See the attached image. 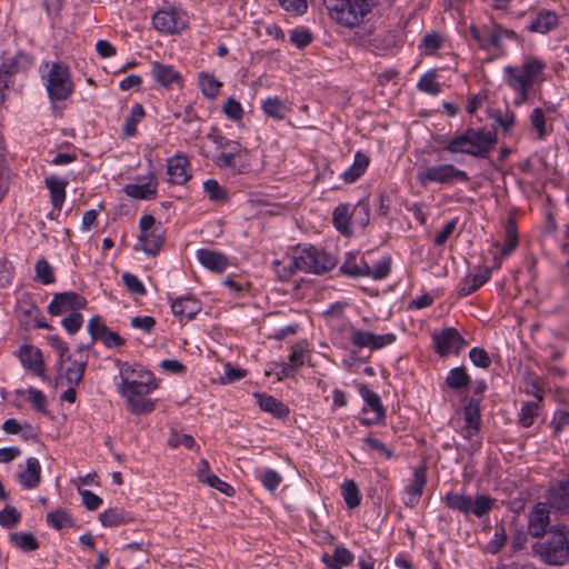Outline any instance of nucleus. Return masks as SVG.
Instances as JSON below:
<instances>
[{
  "label": "nucleus",
  "mask_w": 569,
  "mask_h": 569,
  "mask_svg": "<svg viewBox=\"0 0 569 569\" xmlns=\"http://www.w3.org/2000/svg\"><path fill=\"white\" fill-rule=\"evenodd\" d=\"M359 393L366 403V408H363V410L369 409L373 412L372 419H362L361 422L363 425H372L383 420L386 417V410L381 402L380 396L368 388L366 385L360 387Z\"/></svg>",
  "instance_id": "6ab92c4d"
},
{
  "label": "nucleus",
  "mask_w": 569,
  "mask_h": 569,
  "mask_svg": "<svg viewBox=\"0 0 569 569\" xmlns=\"http://www.w3.org/2000/svg\"><path fill=\"white\" fill-rule=\"evenodd\" d=\"M254 397L261 410L271 413L278 419H284L289 416V408L273 396L256 393Z\"/></svg>",
  "instance_id": "c756f323"
},
{
  "label": "nucleus",
  "mask_w": 569,
  "mask_h": 569,
  "mask_svg": "<svg viewBox=\"0 0 569 569\" xmlns=\"http://www.w3.org/2000/svg\"><path fill=\"white\" fill-rule=\"evenodd\" d=\"M152 24L162 33H177L187 27L184 14L177 9L159 10L152 16Z\"/></svg>",
  "instance_id": "f8f14e48"
},
{
  "label": "nucleus",
  "mask_w": 569,
  "mask_h": 569,
  "mask_svg": "<svg viewBox=\"0 0 569 569\" xmlns=\"http://www.w3.org/2000/svg\"><path fill=\"white\" fill-rule=\"evenodd\" d=\"M222 109L224 114L233 121H239L243 118V109L240 102L233 98H228Z\"/></svg>",
  "instance_id": "338daca9"
},
{
  "label": "nucleus",
  "mask_w": 569,
  "mask_h": 569,
  "mask_svg": "<svg viewBox=\"0 0 569 569\" xmlns=\"http://www.w3.org/2000/svg\"><path fill=\"white\" fill-rule=\"evenodd\" d=\"M200 309L199 302L190 297H181L171 301V310L180 320L193 319Z\"/></svg>",
  "instance_id": "c85d7f7f"
},
{
  "label": "nucleus",
  "mask_w": 569,
  "mask_h": 569,
  "mask_svg": "<svg viewBox=\"0 0 569 569\" xmlns=\"http://www.w3.org/2000/svg\"><path fill=\"white\" fill-rule=\"evenodd\" d=\"M10 542L22 551H33L39 548V542L31 532L11 533Z\"/></svg>",
  "instance_id": "37998d69"
},
{
  "label": "nucleus",
  "mask_w": 569,
  "mask_h": 569,
  "mask_svg": "<svg viewBox=\"0 0 569 569\" xmlns=\"http://www.w3.org/2000/svg\"><path fill=\"white\" fill-rule=\"evenodd\" d=\"M20 512L12 506H7L0 511V525L4 528L14 527L20 520Z\"/></svg>",
  "instance_id": "0e129e2a"
},
{
  "label": "nucleus",
  "mask_w": 569,
  "mask_h": 569,
  "mask_svg": "<svg viewBox=\"0 0 569 569\" xmlns=\"http://www.w3.org/2000/svg\"><path fill=\"white\" fill-rule=\"evenodd\" d=\"M539 402H526L523 403L520 415H519V423L523 428H529L533 425L535 418L537 417Z\"/></svg>",
  "instance_id": "052dcab7"
},
{
  "label": "nucleus",
  "mask_w": 569,
  "mask_h": 569,
  "mask_svg": "<svg viewBox=\"0 0 569 569\" xmlns=\"http://www.w3.org/2000/svg\"><path fill=\"white\" fill-rule=\"evenodd\" d=\"M497 143V134L486 129L468 128L452 137L443 150L465 153L475 158H487Z\"/></svg>",
  "instance_id": "7ed1b4c3"
},
{
  "label": "nucleus",
  "mask_w": 569,
  "mask_h": 569,
  "mask_svg": "<svg viewBox=\"0 0 569 569\" xmlns=\"http://www.w3.org/2000/svg\"><path fill=\"white\" fill-rule=\"evenodd\" d=\"M526 392L533 396L537 401L540 402L543 398V389L540 385V379L533 375H527L526 380Z\"/></svg>",
  "instance_id": "69168bd1"
},
{
  "label": "nucleus",
  "mask_w": 569,
  "mask_h": 569,
  "mask_svg": "<svg viewBox=\"0 0 569 569\" xmlns=\"http://www.w3.org/2000/svg\"><path fill=\"white\" fill-rule=\"evenodd\" d=\"M134 518L123 508H109L99 515V521L103 527H118L132 522Z\"/></svg>",
  "instance_id": "7c9ffc66"
},
{
  "label": "nucleus",
  "mask_w": 569,
  "mask_h": 569,
  "mask_svg": "<svg viewBox=\"0 0 569 569\" xmlns=\"http://www.w3.org/2000/svg\"><path fill=\"white\" fill-rule=\"evenodd\" d=\"M489 117L495 121L505 136H511L516 124V113L508 107L506 109H492Z\"/></svg>",
  "instance_id": "473e14b6"
},
{
  "label": "nucleus",
  "mask_w": 569,
  "mask_h": 569,
  "mask_svg": "<svg viewBox=\"0 0 569 569\" xmlns=\"http://www.w3.org/2000/svg\"><path fill=\"white\" fill-rule=\"evenodd\" d=\"M168 181L171 184H184L191 179L190 161L187 156L176 153L167 160Z\"/></svg>",
  "instance_id": "dca6fc26"
},
{
  "label": "nucleus",
  "mask_w": 569,
  "mask_h": 569,
  "mask_svg": "<svg viewBox=\"0 0 569 569\" xmlns=\"http://www.w3.org/2000/svg\"><path fill=\"white\" fill-rule=\"evenodd\" d=\"M117 366L119 368L120 377L118 387L127 386V382L131 381L133 383H143L146 381L148 383L157 382L153 373L139 363H129L118 360Z\"/></svg>",
  "instance_id": "2eb2a0df"
},
{
  "label": "nucleus",
  "mask_w": 569,
  "mask_h": 569,
  "mask_svg": "<svg viewBox=\"0 0 569 569\" xmlns=\"http://www.w3.org/2000/svg\"><path fill=\"white\" fill-rule=\"evenodd\" d=\"M16 393L18 396L28 393L33 408L39 412L47 413V398L42 391L31 387L28 390L18 389Z\"/></svg>",
  "instance_id": "5fc2aeb1"
},
{
  "label": "nucleus",
  "mask_w": 569,
  "mask_h": 569,
  "mask_svg": "<svg viewBox=\"0 0 569 569\" xmlns=\"http://www.w3.org/2000/svg\"><path fill=\"white\" fill-rule=\"evenodd\" d=\"M158 388V382L133 383L118 387V392L126 399L127 409L136 416H143L156 409V401L148 396Z\"/></svg>",
  "instance_id": "0eeeda50"
},
{
  "label": "nucleus",
  "mask_w": 569,
  "mask_h": 569,
  "mask_svg": "<svg viewBox=\"0 0 569 569\" xmlns=\"http://www.w3.org/2000/svg\"><path fill=\"white\" fill-rule=\"evenodd\" d=\"M396 340L393 333L376 335L370 331L351 329L350 341L358 348H370L372 350L381 349L391 345Z\"/></svg>",
  "instance_id": "4468645a"
},
{
  "label": "nucleus",
  "mask_w": 569,
  "mask_h": 569,
  "mask_svg": "<svg viewBox=\"0 0 569 569\" xmlns=\"http://www.w3.org/2000/svg\"><path fill=\"white\" fill-rule=\"evenodd\" d=\"M341 492L348 508L355 509L360 506L361 495L358 485L353 480L342 483Z\"/></svg>",
  "instance_id": "c03bdc74"
},
{
  "label": "nucleus",
  "mask_w": 569,
  "mask_h": 569,
  "mask_svg": "<svg viewBox=\"0 0 569 569\" xmlns=\"http://www.w3.org/2000/svg\"><path fill=\"white\" fill-rule=\"evenodd\" d=\"M533 551L548 565H562L569 556V541L565 526H555L545 541L533 545Z\"/></svg>",
  "instance_id": "423d86ee"
},
{
  "label": "nucleus",
  "mask_w": 569,
  "mask_h": 569,
  "mask_svg": "<svg viewBox=\"0 0 569 569\" xmlns=\"http://www.w3.org/2000/svg\"><path fill=\"white\" fill-rule=\"evenodd\" d=\"M197 258L204 268L218 273L223 272L228 267V258L219 251L199 249Z\"/></svg>",
  "instance_id": "b1692460"
},
{
  "label": "nucleus",
  "mask_w": 569,
  "mask_h": 569,
  "mask_svg": "<svg viewBox=\"0 0 569 569\" xmlns=\"http://www.w3.org/2000/svg\"><path fill=\"white\" fill-rule=\"evenodd\" d=\"M435 351L445 357L449 353L458 355L467 345L465 338L456 328H446L432 335Z\"/></svg>",
  "instance_id": "9d476101"
},
{
  "label": "nucleus",
  "mask_w": 569,
  "mask_h": 569,
  "mask_svg": "<svg viewBox=\"0 0 569 569\" xmlns=\"http://www.w3.org/2000/svg\"><path fill=\"white\" fill-rule=\"evenodd\" d=\"M19 358L26 369L31 370L33 375L42 379L47 378L42 352L39 348L31 345H23L20 347Z\"/></svg>",
  "instance_id": "a211bd4d"
},
{
  "label": "nucleus",
  "mask_w": 569,
  "mask_h": 569,
  "mask_svg": "<svg viewBox=\"0 0 569 569\" xmlns=\"http://www.w3.org/2000/svg\"><path fill=\"white\" fill-rule=\"evenodd\" d=\"M351 212L349 211V204L341 203L332 212V223L335 228L343 236H352L351 229Z\"/></svg>",
  "instance_id": "72a5a7b5"
},
{
  "label": "nucleus",
  "mask_w": 569,
  "mask_h": 569,
  "mask_svg": "<svg viewBox=\"0 0 569 569\" xmlns=\"http://www.w3.org/2000/svg\"><path fill=\"white\" fill-rule=\"evenodd\" d=\"M445 37L439 31H430L423 34L419 50L425 56H433L445 44Z\"/></svg>",
  "instance_id": "ea45409f"
},
{
  "label": "nucleus",
  "mask_w": 569,
  "mask_h": 569,
  "mask_svg": "<svg viewBox=\"0 0 569 569\" xmlns=\"http://www.w3.org/2000/svg\"><path fill=\"white\" fill-rule=\"evenodd\" d=\"M491 278V269L487 266L479 267L476 273H470L465 277L460 283L458 293L461 297H467L477 291L482 284Z\"/></svg>",
  "instance_id": "412c9836"
},
{
  "label": "nucleus",
  "mask_w": 569,
  "mask_h": 569,
  "mask_svg": "<svg viewBox=\"0 0 569 569\" xmlns=\"http://www.w3.org/2000/svg\"><path fill=\"white\" fill-rule=\"evenodd\" d=\"M560 24L559 14L551 9L540 8L529 13L526 30L530 33L547 34Z\"/></svg>",
  "instance_id": "9b49d317"
},
{
  "label": "nucleus",
  "mask_w": 569,
  "mask_h": 569,
  "mask_svg": "<svg viewBox=\"0 0 569 569\" xmlns=\"http://www.w3.org/2000/svg\"><path fill=\"white\" fill-rule=\"evenodd\" d=\"M417 88L420 91L429 93L431 96L438 94L441 91V86L437 81L436 70H430L426 72L418 81Z\"/></svg>",
  "instance_id": "de8ad7c7"
},
{
  "label": "nucleus",
  "mask_w": 569,
  "mask_h": 569,
  "mask_svg": "<svg viewBox=\"0 0 569 569\" xmlns=\"http://www.w3.org/2000/svg\"><path fill=\"white\" fill-rule=\"evenodd\" d=\"M369 162L366 153L357 151L352 164L342 174L343 180L348 183L357 181L367 170Z\"/></svg>",
  "instance_id": "e433bc0d"
},
{
  "label": "nucleus",
  "mask_w": 569,
  "mask_h": 569,
  "mask_svg": "<svg viewBox=\"0 0 569 569\" xmlns=\"http://www.w3.org/2000/svg\"><path fill=\"white\" fill-rule=\"evenodd\" d=\"M549 525L550 511L547 505L543 502L536 503L529 513L528 532L535 538H540L545 533L548 535L547 528Z\"/></svg>",
  "instance_id": "f3484780"
},
{
  "label": "nucleus",
  "mask_w": 569,
  "mask_h": 569,
  "mask_svg": "<svg viewBox=\"0 0 569 569\" xmlns=\"http://www.w3.org/2000/svg\"><path fill=\"white\" fill-rule=\"evenodd\" d=\"M32 57L26 52L19 51L13 56H3L0 63V71L7 76H14L30 69Z\"/></svg>",
  "instance_id": "aec40b11"
},
{
  "label": "nucleus",
  "mask_w": 569,
  "mask_h": 569,
  "mask_svg": "<svg viewBox=\"0 0 569 569\" xmlns=\"http://www.w3.org/2000/svg\"><path fill=\"white\" fill-rule=\"evenodd\" d=\"M546 63L536 57H527L519 66H507L503 69L505 82L517 96L515 104L520 106L529 98V90L543 81Z\"/></svg>",
  "instance_id": "f03ea898"
},
{
  "label": "nucleus",
  "mask_w": 569,
  "mask_h": 569,
  "mask_svg": "<svg viewBox=\"0 0 569 569\" xmlns=\"http://www.w3.org/2000/svg\"><path fill=\"white\" fill-rule=\"evenodd\" d=\"M313 40L312 32L307 28H296L290 31V41L298 48L308 47Z\"/></svg>",
  "instance_id": "bf43d9fd"
},
{
  "label": "nucleus",
  "mask_w": 569,
  "mask_h": 569,
  "mask_svg": "<svg viewBox=\"0 0 569 569\" xmlns=\"http://www.w3.org/2000/svg\"><path fill=\"white\" fill-rule=\"evenodd\" d=\"M470 383V377L465 367H457L448 372L446 385L451 389H462Z\"/></svg>",
  "instance_id": "a18cd8bd"
},
{
  "label": "nucleus",
  "mask_w": 569,
  "mask_h": 569,
  "mask_svg": "<svg viewBox=\"0 0 569 569\" xmlns=\"http://www.w3.org/2000/svg\"><path fill=\"white\" fill-rule=\"evenodd\" d=\"M146 112L140 103H136L131 107L128 117L122 124V137L131 138L137 133V124L144 118Z\"/></svg>",
  "instance_id": "4c0bfd02"
},
{
  "label": "nucleus",
  "mask_w": 569,
  "mask_h": 569,
  "mask_svg": "<svg viewBox=\"0 0 569 569\" xmlns=\"http://www.w3.org/2000/svg\"><path fill=\"white\" fill-rule=\"evenodd\" d=\"M201 92L210 99L216 98L219 94L221 82H219L213 76L202 73L200 76Z\"/></svg>",
  "instance_id": "13d9d810"
},
{
  "label": "nucleus",
  "mask_w": 569,
  "mask_h": 569,
  "mask_svg": "<svg viewBox=\"0 0 569 569\" xmlns=\"http://www.w3.org/2000/svg\"><path fill=\"white\" fill-rule=\"evenodd\" d=\"M36 277L43 284H51L56 281L53 269L46 258H40L34 266Z\"/></svg>",
  "instance_id": "4d7b16f0"
},
{
  "label": "nucleus",
  "mask_w": 569,
  "mask_h": 569,
  "mask_svg": "<svg viewBox=\"0 0 569 569\" xmlns=\"http://www.w3.org/2000/svg\"><path fill=\"white\" fill-rule=\"evenodd\" d=\"M332 20L347 28L359 26L372 10V0H326Z\"/></svg>",
  "instance_id": "39448f33"
},
{
  "label": "nucleus",
  "mask_w": 569,
  "mask_h": 569,
  "mask_svg": "<svg viewBox=\"0 0 569 569\" xmlns=\"http://www.w3.org/2000/svg\"><path fill=\"white\" fill-rule=\"evenodd\" d=\"M418 182L427 187L430 183L455 184L458 182L467 183L470 178L467 171L457 168L452 163H440L420 168L417 172Z\"/></svg>",
  "instance_id": "1a4fd4ad"
},
{
  "label": "nucleus",
  "mask_w": 569,
  "mask_h": 569,
  "mask_svg": "<svg viewBox=\"0 0 569 569\" xmlns=\"http://www.w3.org/2000/svg\"><path fill=\"white\" fill-rule=\"evenodd\" d=\"M426 483V469L416 468L412 475V479L410 480V483L405 489V493L407 496V498L405 499L406 506L413 508L415 506L418 505Z\"/></svg>",
  "instance_id": "4be33fe9"
},
{
  "label": "nucleus",
  "mask_w": 569,
  "mask_h": 569,
  "mask_svg": "<svg viewBox=\"0 0 569 569\" xmlns=\"http://www.w3.org/2000/svg\"><path fill=\"white\" fill-rule=\"evenodd\" d=\"M241 153L240 144H236L230 152H221L214 157L213 162L220 169H230L233 174H239L244 172V166L238 163Z\"/></svg>",
  "instance_id": "bb28decb"
},
{
  "label": "nucleus",
  "mask_w": 569,
  "mask_h": 569,
  "mask_svg": "<svg viewBox=\"0 0 569 569\" xmlns=\"http://www.w3.org/2000/svg\"><path fill=\"white\" fill-rule=\"evenodd\" d=\"M370 202L368 198H363L357 202L351 212L352 219L362 228L370 222Z\"/></svg>",
  "instance_id": "8fccbe9b"
},
{
  "label": "nucleus",
  "mask_w": 569,
  "mask_h": 569,
  "mask_svg": "<svg viewBox=\"0 0 569 569\" xmlns=\"http://www.w3.org/2000/svg\"><path fill=\"white\" fill-rule=\"evenodd\" d=\"M469 32L471 38L481 49L489 50L491 48V27L483 26L482 28H478L476 26H471Z\"/></svg>",
  "instance_id": "6e6d98bb"
},
{
  "label": "nucleus",
  "mask_w": 569,
  "mask_h": 569,
  "mask_svg": "<svg viewBox=\"0 0 569 569\" xmlns=\"http://www.w3.org/2000/svg\"><path fill=\"white\" fill-rule=\"evenodd\" d=\"M353 559L352 552L345 547H337L332 555L325 553L321 557L325 569H341L342 566L351 565Z\"/></svg>",
  "instance_id": "2f4dec72"
},
{
  "label": "nucleus",
  "mask_w": 569,
  "mask_h": 569,
  "mask_svg": "<svg viewBox=\"0 0 569 569\" xmlns=\"http://www.w3.org/2000/svg\"><path fill=\"white\" fill-rule=\"evenodd\" d=\"M87 306V299L74 292V291H66L56 293L48 306V312L51 316H59L63 312L71 311L78 312L81 309H84Z\"/></svg>",
  "instance_id": "ddd939ff"
},
{
  "label": "nucleus",
  "mask_w": 569,
  "mask_h": 569,
  "mask_svg": "<svg viewBox=\"0 0 569 569\" xmlns=\"http://www.w3.org/2000/svg\"><path fill=\"white\" fill-rule=\"evenodd\" d=\"M47 523L50 527H52V528H54L57 530H60V529H62L66 526L72 525V518L67 512V510H64L62 508H58L56 510H52V511L48 512V515H47Z\"/></svg>",
  "instance_id": "603ef678"
},
{
  "label": "nucleus",
  "mask_w": 569,
  "mask_h": 569,
  "mask_svg": "<svg viewBox=\"0 0 569 569\" xmlns=\"http://www.w3.org/2000/svg\"><path fill=\"white\" fill-rule=\"evenodd\" d=\"M46 186L50 191V199L53 208L60 210L66 199L67 181L60 180L54 176L44 179Z\"/></svg>",
  "instance_id": "c9c22d12"
},
{
  "label": "nucleus",
  "mask_w": 569,
  "mask_h": 569,
  "mask_svg": "<svg viewBox=\"0 0 569 569\" xmlns=\"http://www.w3.org/2000/svg\"><path fill=\"white\" fill-rule=\"evenodd\" d=\"M19 483L26 490L34 489L41 482V466L37 458H28L26 469L18 473Z\"/></svg>",
  "instance_id": "5701e85b"
},
{
  "label": "nucleus",
  "mask_w": 569,
  "mask_h": 569,
  "mask_svg": "<svg viewBox=\"0 0 569 569\" xmlns=\"http://www.w3.org/2000/svg\"><path fill=\"white\" fill-rule=\"evenodd\" d=\"M261 109L263 112L273 119L282 120L284 119L289 109L278 97H269L264 101H262Z\"/></svg>",
  "instance_id": "79ce46f5"
},
{
  "label": "nucleus",
  "mask_w": 569,
  "mask_h": 569,
  "mask_svg": "<svg viewBox=\"0 0 569 569\" xmlns=\"http://www.w3.org/2000/svg\"><path fill=\"white\" fill-rule=\"evenodd\" d=\"M443 502L447 508L459 511L465 516L471 513L477 518H482L492 510L496 500L487 495H480L473 499L466 493L449 491L446 493Z\"/></svg>",
  "instance_id": "6e6552de"
},
{
  "label": "nucleus",
  "mask_w": 569,
  "mask_h": 569,
  "mask_svg": "<svg viewBox=\"0 0 569 569\" xmlns=\"http://www.w3.org/2000/svg\"><path fill=\"white\" fill-rule=\"evenodd\" d=\"M168 445L171 448L184 446L188 449H193L196 447V440L191 435L179 433L177 430L171 429L170 436L168 439Z\"/></svg>",
  "instance_id": "680f3d73"
},
{
  "label": "nucleus",
  "mask_w": 569,
  "mask_h": 569,
  "mask_svg": "<svg viewBox=\"0 0 569 569\" xmlns=\"http://www.w3.org/2000/svg\"><path fill=\"white\" fill-rule=\"evenodd\" d=\"M469 358L476 367L488 369L491 366V359L483 348H472L469 351Z\"/></svg>",
  "instance_id": "e2e57ef3"
},
{
  "label": "nucleus",
  "mask_w": 569,
  "mask_h": 569,
  "mask_svg": "<svg viewBox=\"0 0 569 569\" xmlns=\"http://www.w3.org/2000/svg\"><path fill=\"white\" fill-rule=\"evenodd\" d=\"M87 368V361H76V369H60V377L64 378L68 385L78 386L82 379Z\"/></svg>",
  "instance_id": "3c124183"
},
{
  "label": "nucleus",
  "mask_w": 569,
  "mask_h": 569,
  "mask_svg": "<svg viewBox=\"0 0 569 569\" xmlns=\"http://www.w3.org/2000/svg\"><path fill=\"white\" fill-rule=\"evenodd\" d=\"M491 48L497 49L498 51L503 50V41L510 40V41H519V36L516 33V31L505 28L503 26L499 23H493L491 26Z\"/></svg>",
  "instance_id": "a19ab883"
},
{
  "label": "nucleus",
  "mask_w": 569,
  "mask_h": 569,
  "mask_svg": "<svg viewBox=\"0 0 569 569\" xmlns=\"http://www.w3.org/2000/svg\"><path fill=\"white\" fill-rule=\"evenodd\" d=\"M518 230L513 219H509L506 224V239L501 248L502 256L510 254L518 247Z\"/></svg>",
  "instance_id": "09e8293b"
},
{
  "label": "nucleus",
  "mask_w": 569,
  "mask_h": 569,
  "mask_svg": "<svg viewBox=\"0 0 569 569\" xmlns=\"http://www.w3.org/2000/svg\"><path fill=\"white\" fill-rule=\"evenodd\" d=\"M157 179L153 173L149 174V180L144 183H130L124 187L126 193L134 199L151 200L157 196Z\"/></svg>",
  "instance_id": "cd10ccee"
},
{
  "label": "nucleus",
  "mask_w": 569,
  "mask_h": 569,
  "mask_svg": "<svg viewBox=\"0 0 569 569\" xmlns=\"http://www.w3.org/2000/svg\"><path fill=\"white\" fill-rule=\"evenodd\" d=\"M122 280L130 293L138 296H143L146 293V288L137 276L126 272L122 276Z\"/></svg>",
  "instance_id": "774afa93"
},
{
  "label": "nucleus",
  "mask_w": 569,
  "mask_h": 569,
  "mask_svg": "<svg viewBox=\"0 0 569 569\" xmlns=\"http://www.w3.org/2000/svg\"><path fill=\"white\" fill-rule=\"evenodd\" d=\"M529 120L531 127L537 131V139L543 140L548 134L545 111L541 108H535L529 116Z\"/></svg>",
  "instance_id": "864d4df0"
},
{
  "label": "nucleus",
  "mask_w": 569,
  "mask_h": 569,
  "mask_svg": "<svg viewBox=\"0 0 569 569\" xmlns=\"http://www.w3.org/2000/svg\"><path fill=\"white\" fill-rule=\"evenodd\" d=\"M340 271L353 278L367 277L369 274V264L363 257L358 259L357 256L349 254L340 267Z\"/></svg>",
  "instance_id": "f704fd0d"
},
{
  "label": "nucleus",
  "mask_w": 569,
  "mask_h": 569,
  "mask_svg": "<svg viewBox=\"0 0 569 569\" xmlns=\"http://www.w3.org/2000/svg\"><path fill=\"white\" fill-rule=\"evenodd\" d=\"M164 241V232L162 227L159 224L152 230L142 232L139 236V242L142 250L148 254H157L162 247Z\"/></svg>",
  "instance_id": "a878e982"
},
{
  "label": "nucleus",
  "mask_w": 569,
  "mask_h": 569,
  "mask_svg": "<svg viewBox=\"0 0 569 569\" xmlns=\"http://www.w3.org/2000/svg\"><path fill=\"white\" fill-rule=\"evenodd\" d=\"M152 73L156 80L163 87H170L180 81V76L173 67L160 62L152 63Z\"/></svg>",
  "instance_id": "58836bf2"
},
{
  "label": "nucleus",
  "mask_w": 569,
  "mask_h": 569,
  "mask_svg": "<svg viewBox=\"0 0 569 569\" xmlns=\"http://www.w3.org/2000/svg\"><path fill=\"white\" fill-rule=\"evenodd\" d=\"M481 399L470 398L468 403L463 408V417L466 421L465 429L469 436L477 433L481 427V413H480Z\"/></svg>",
  "instance_id": "393cba45"
},
{
  "label": "nucleus",
  "mask_w": 569,
  "mask_h": 569,
  "mask_svg": "<svg viewBox=\"0 0 569 569\" xmlns=\"http://www.w3.org/2000/svg\"><path fill=\"white\" fill-rule=\"evenodd\" d=\"M203 189L209 199L213 202L226 203L229 201L227 191L214 179H208L203 182Z\"/></svg>",
  "instance_id": "49530a36"
},
{
  "label": "nucleus",
  "mask_w": 569,
  "mask_h": 569,
  "mask_svg": "<svg viewBox=\"0 0 569 569\" xmlns=\"http://www.w3.org/2000/svg\"><path fill=\"white\" fill-rule=\"evenodd\" d=\"M39 70L51 101H64L72 96L74 84L67 64L43 61Z\"/></svg>",
  "instance_id": "20e7f679"
},
{
  "label": "nucleus",
  "mask_w": 569,
  "mask_h": 569,
  "mask_svg": "<svg viewBox=\"0 0 569 569\" xmlns=\"http://www.w3.org/2000/svg\"><path fill=\"white\" fill-rule=\"evenodd\" d=\"M336 263L335 257L313 246H297L287 264L281 260L273 262L276 273L281 281L289 280L297 271L322 274L332 270Z\"/></svg>",
  "instance_id": "f257e3e1"
}]
</instances>
